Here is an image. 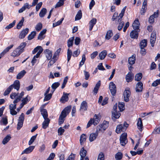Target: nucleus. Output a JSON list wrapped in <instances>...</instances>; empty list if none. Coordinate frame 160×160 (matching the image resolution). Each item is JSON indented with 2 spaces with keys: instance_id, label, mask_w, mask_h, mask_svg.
Returning a JSON list of instances; mask_svg holds the SVG:
<instances>
[{
  "instance_id": "obj_1",
  "label": "nucleus",
  "mask_w": 160,
  "mask_h": 160,
  "mask_svg": "<svg viewBox=\"0 0 160 160\" xmlns=\"http://www.w3.org/2000/svg\"><path fill=\"white\" fill-rule=\"evenodd\" d=\"M71 106H69L65 108L62 111L59 118L58 124H62L65 120V118L70 112Z\"/></svg>"
},
{
  "instance_id": "obj_2",
  "label": "nucleus",
  "mask_w": 160,
  "mask_h": 160,
  "mask_svg": "<svg viewBox=\"0 0 160 160\" xmlns=\"http://www.w3.org/2000/svg\"><path fill=\"white\" fill-rule=\"evenodd\" d=\"M26 42L21 43L19 46L12 53L11 56L15 57H18L24 51V48L26 46Z\"/></svg>"
},
{
  "instance_id": "obj_3",
  "label": "nucleus",
  "mask_w": 160,
  "mask_h": 160,
  "mask_svg": "<svg viewBox=\"0 0 160 160\" xmlns=\"http://www.w3.org/2000/svg\"><path fill=\"white\" fill-rule=\"evenodd\" d=\"M126 8V6L124 7L122 9L121 13L119 15L118 18V22H119L118 29L119 31L122 30L124 24V21H122V18L124 15Z\"/></svg>"
},
{
  "instance_id": "obj_4",
  "label": "nucleus",
  "mask_w": 160,
  "mask_h": 160,
  "mask_svg": "<svg viewBox=\"0 0 160 160\" xmlns=\"http://www.w3.org/2000/svg\"><path fill=\"white\" fill-rule=\"evenodd\" d=\"M129 126V124L126 122H124L123 124H120L118 125L116 127V132L119 134L121 132H124L126 131L127 128Z\"/></svg>"
},
{
  "instance_id": "obj_5",
  "label": "nucleus",
  "mask_w": 160,
  "mask_h": 160,
  "mask_svg": "<svg viewBox=\"0 0 160 160\" xmlns=\"http://www.w3.org/2000/svg\"><path fill=\"white\" fill-rule=\"evenodd\" d=\"M109 122L104 120L102 124H100L97 126V132H101L103 133L106 129L108 127Z\"/></svg>"
},
{
  "instance_id": "obj_6",
  "label": "nucleus",
  "mask_w": 160,
  "mask_h": 160,
  "mask_svg": "<svg viewBox=\"0 0 160 160\" xmlns=\"http://www.w3.org/2000/svg\"><path fill=\"white\" fill-rule=\"evenodd\" d=\"M117 104L116 103L113 107V109L114 111H112V118L114 121H115L116 119L118 118L121 115L120 113L117 111Z\"/></svg>"
},
{
  "instance_id": "obj_7",
  "label": "nucleus",
  "mask_w": 160,
  "mask_h": 160,
  "mask_svg": "<svg viewBox=\"0 0 160 160\" xmlns=\"http://www.w3.org/2000/svg\"><path fill=\"white\" fill-rule=\"evenodd\" d=\"M131 95V91L129 88H126L123 92L124 100L126 102H128L129 100V98Z\"/></svg>"
},
{
  "instance_id": "obj_8",
  "label": "nucleus",
  "mask_w": 160,
  "mask_h": 160,
  "mask_svg": "<svg viewBox=\"0 0 160 160\" xmlns=\"http://www.w3.org/2000/svg\"><path fill=\"white\" fill-rule=\"evenodd\" d=\"M109 88L110 92L112 96H115L117 92V87L113 82H110L109 85Z\"/></svg>"
},
{
  "instance_id": "obj_9",
  "label": "nucleus",
  "mask_w": 160,
  "mask_h": 160,
  "mask_svg": "<svg viewBox=\"0 0 160 160\" xmlns=\"http://www.w3.org/2000/svg\"><path fill=\"white\" fill-rule=\"evenodd\" d=\"M127 133L126 132H124L122 133L120 137V141L121 144L122 146H125L127 143V141H126L127 139Z\"/></svg>"
},
{
  "instance_id": "obj_10",
  "label": "nucleus",
  "mask_w": 160,
  "mask_h": 160,
  "mask_svg": "<svg viewBox=\"0 0 160 160\" xmlns=\"http://www.w3.org/2000/svg\"><path fill=\"white\" fill-rule=\"evenodd\" d=\"M140 30H134L132 31L130 33V36L132 38L137 39L138 37V32Z\"/></svg>"
},
{
  "instance_id": "obj_11",
  "label": "nucleus",
  "mask_w": 160,
  "mask_h": 160,
  "mask_svg": "<svg viewBox=\"0 0 160 160\" xmlns=\"http://www.w3.org/2000/svg\"><path fill=\"white\" fill-rule=\"evenodd\" d=\"M69 94V93L63 92V95L60 99V101L62 103H64L65 102H68L69 99L68 96Z\"/></svg>"
},
{
  "instance_id": "obj_12",
  "label": "nucleus",
  "mask_w": 160,
  "mask_h": 160,
  "mask_svg": "<svg viewBox=\"0 0 160 160\" xmlns=\"http://www.w3.org/2000/svg\"><path fill=\"white\" fill-rule=\"evenodd\" d=\"M156 39V35L155 32H153L151 34L150 38V42L151 46L153 47Z\"/></svg>"
},
{
  "instance_id": "obj_13",
  "label": "nucleus",
  "mask_w": 160,
  "mask_h": 160,
  "mask_svg": "<svg viewBox=\"0 0 160 160\" xmlns=\"http://www.w3.org/2000/svg\"><path fill=\"white\" fill-rule=\"evenodd\" d=\"M132 26L134 30H140V23L138 18L135 19L132 23Z\"/></svg>"
},
{
  "instance_id": "obj_14",
  "label": "nucleus",
  "mask_w": 160,
  "mask_h": 160,
  "mask_svg": "<svg viewBox=\"0 0 160 160\" xmlns=\"http://www.w3.org/2000/svg\"><path fill=\"white\" fill-rule=\"evenodd\" d=\"M28 31L29 29L27 28L22 30L19 35V38L20 39L24 38L28 33Z\"/></svg>"
},
{
  "instance_id": "obj_15",
  "label": "nucleus",
  "mask_w": 160,
  "mask_h": 160,
  "mask_svg": "<svg viewBox=\"0 0 160 160\" xmlns=\"http://www.w3.org/2000/svg\"><path fill=\"white\" fill-rule=\"evenodd\" d=\"M143 83L141 82H138L136 85V91L137 92H141L143 89Z\"/></svg>"
},
{
  "instance_id": "obj_16",
  "label": "nucleus",
  "mask_w": 160,
  "mask_h": 160,
  "mask_svg": "<svg viewBox=\"0 0 160 160\" xmlns=\"http://www.w3.org/2000/svg\"><path fill=\"white\" fill-rule=\"evenodd\" d=\"M88 108V103L85 101H83L81 104L80 109L82 111H85L87 110Z\"/></svg>"
},
{
  "instance_id": "obj_17",
  "label": "nucleus",
  "mask_w": 160,
  "mask_h": 160,
  "mask_svg": "<svg viewBox=\"0 0 160 160\" xmlns=\"http://www.w3.org/2000/svg\"><path fill=\"white\" fill-rule=\"evenodd\" d=\"M137 124L138 129L140 131L142 132L143 130V126L142 120L141 118H139L138 119Z\"/></svg>"
},
{
  "instance_id": "obj_18",
  "label": "nucleus",
  "mask_w": 160,
  "mask_h": 160,
  "mask_svg": "<svg viewBox=\"0 0 160 160\" xmlns=\"http://www.w3.org/2000/svg\"><path fill=\"white\" fill-rule=\"evenodd\" d=\"M12 88L13 89L14 88L15 89H16L17 91H18L20 88V83L19 81L18 80H15L13 84H12Z\"/></svg>"
},
{
  "instance_id": "obj_19",
  "label": "nucleus",
  "mask_w": 160,
  "mask_h": 160,
  "mask_svg": "<svg viewBox=\"0 0 160 160\" xmlns=\"http://www.w3.org/2000/svg\"><path fill=\"white\" fill-rule=\"evenodd\" d=\"M35 146H30L29 147L26 148L22 152L21 154L24 153L28 154L31 152L34 149Z\"/></svg>"
},
{
  "instance_id": "obj_20",
  "label": "nucleus",
  "mask_w": 160,
  "mask_h": 160,
  "mask_svg": "<svg viewBox=\"0 0 160 160\" xmlns=\"http://www.w3.org/2000/svg\"><path fill=\"white\" fill-rule=\"evenodd\" d=\"M44 121L42 123V128L44 129H46L49 126L50 120L48 118H44Z\"/></svg>"
},
{
  "instance_id": "obj_21",
  "label": "nucleus",
  "mask_w": 160,
  "mask_h": 160,
  "mask_svg": "<svg viewBox=\"0 0 160 160\" xmlns=\"http://www.w3.org/2000/svg\"><path fill=\"white\" fill-rule=\"evenodd\" d=\"M97 22V19L95 18H93L91 19L89 22V30L91 31L94 25L96 24Z\"/></svg>"
},
{
  "instance_id": "obj_22",
  "label": "nucleus",
  "mask_w": 160,
  "mask_h": 160,
  "mask_svg": "<svg viewBox=\"0 0 160 160\" xmlns=\"http://www.w3.org/2000/svg\"><path fill=\"white\" fill-rule=\"evenodd\" d=\"M98 132H97L95 133H91L89 136V140L90 142H91L94 140L98 135Z\"/></svg>"
},
{
  "instance_id": "obj_23",
  "label": "nucleus",
  "mask_w": 160,
  "mask_h": 160,
  "mask_svg": "<svg viewBox=\"0 0 160 160\" xmlns=\"http://www.w3.org/2000/svg\"><path fill=\"white\" fill-rule=\"evenodd\" d=\"M87 153V151L83 147L81 150L80 155L81 156L80 160H82L84 159V158L85 157Z\"/></svg>"
},
{
  "instance_id": "obj_24",
  "label": "nucleus",
  "mask_w": 160,
  "mask_h": 160,
  "mask_svg": "<svg viewBox=\"0 0 160 160\" xmlns=\"http://www.w3.org/2000/svg\"><path fill=\"white\" fill-rule=\"evenodd\" d=\"M44 52L46 54L47 59L50 60L52 57V52L49 49H46L44 51Z\"/></svg>"
},
{
  "instance_id": "obj_25",
  "label": "nucleus",
  "mask_w": 160,
  "mask_h": 160,
  "mask_svg": "<svg viewBox=\"0 0 160 160\" xmlns=\"http://www.w3.org/2000/svg\"><path fill=\"white\" fill-rule=\"evenodd\" d=\"M26 73V71L24 70L21 71L17 75L16 78L18 79H21L25 75Z\"/></svg>"
},
{
  "instance_id": "obj_26",
  "label": "nucleus",
  "mask_w": 160,
  "mask_h": 160,
  "mask_svg": "<svg viewBox=\"0 0 160 160\" xmlns=\"http://www.w3.org/2000/svg\"><path fill=\"white\" fill-rule=\"evenodd\" d=\"M133 78V76H132V73L130 72H129L126 76V81L128 82H131Z\"/></svg>"
},
{
  "instance_id": "obj_27",
  "label": "nucleus",
  "mask_w": 160,
  "mask_h": 160,
  "mask_svg": "<svg viewBox=\"0 0 160 160\" xmlns=\"http://www.w3.org/2000/svg\"><path fill=\"white\" fill-rule=\"evenodd\" d=\"M87 136L85 134H82L80 136V143L81 145H82L86 140Z\"/></svg>"
},
{
  "instance_id": "obj_28",
  "label": "nucleus",
  "mask_w": 160,
  "mask_h": 160,
  "mask_svg": "<svg viewBox=\"0 0 160 160\" xmlns=\"http://www.w3.org/2000/svg\"><path fill=\"white\" fill-rule=\"evenodd\" d=\"M74 39V37H72L70 38L67 41V46L69 48L70 47L72 46L73 43V41Z\"/></svg>"
},
{
  "instance_id": "obj_29",
  "label": "nucleus",
  "mask_w": 160,
  "mask_h": 160,
  "mask_svg": "<svg viewBox=\"0 0 160 160\" xmlns=\"http://www.w3.org/2000/svg\"><path fill=\"white\" fill-rule=\"evenodd\" d=\"M24 92L23 91H22L21 93H20V94L19 96L17 97L14 100L13 102V103L14 104L18 102L19 101H20L21 98H22V97L24 95Z\"/></svg>"
},
{
  "instance_id": "obj_30",
  "label": "nucleus",
  "mask_w": 160,
  "mask_h": 160,
  "mask_svg": "<svg viewBox=\"0 0 160 160\" xmlns=\"http://www.w3.org/2000/svg\"><path fill=\"white\" fill-rule=\"evenodd\" d=\"M135 61V55H133L131 57L129 58L128 60V63L130 65H132L134 64Z\"/></svg>"
},
{
  "instance_id": "obj_31",
  "label": "nucleus",
  "mask_w": 160,
  "mask_h": 160,
  "mask_svg": "<svg viewBox=\"0 0 160 160\" xmlns=\"http://www.w3.org/2000/svg\"><path fill=\"white\" fill-rule=\"evenodd\" d=\"M24 19L23 17H22L21 20L19 22L16 26V28L18 29H20L22 26L23 25Z\"/></svg>"
},
{
  "instance_id": "obj_32",
  "label": "nucleus",
  "mask_w": 160,
  "mask_h": 160,
  "mask_svg": "<svg viewBox=\"0 0 160 160\" xmlns=\"http://www.w3.org/2000/svg\"><path fill=\"white\" fill-rule=\"evenodd\" d=\"M40 111L44 119L48 118V112L46 109L40 110Z\"/></svg>"
},
{
  "instance_id": "obj_33",
  "label": "nucleus",
  "mask_w": 160,
  "mask_h": 160,
  "mask_svg": "<svg viewBox=\"0 0 160 160\" xmlns=\"http://www.w3.org/2000/svg\"><path fill=\"white\" fill-rule=\"evenodd\" d=\"M107 53V52L106 50H104L101 52L99 55L100 59H103L106 56Z\"/></svg>"
},
{
  "instance_id": "obj_34",
  "label": "nucleus",
  "mask_w": 160,
  "mask_h": 160,
  "mask_svg": "<svg viewBox=\"0 0 160 160\" xmlns=\"http://www.w3.org/2000/svg\"><path fill=\"white\" fill-rule=\"evenodd\" d=\"M82 16V13L81 10H79L78 12L75 17V20H80Z\"/></svg>"
},
{
  "instance_id": "obj_35",
  "label": "nucleus",
  "mask_w": 160,
  "mask_h": 160,
  "mask_svg": "<svg viewBox=\"0 0 160 160\" xmlns=\"http://www.w3.org/2000/svg\"><path fill=\"white\" fill-rule=\"evenodd\" d=\"M142 77V73L139 72L135 76V80L137 81L140 82Z\"/></svg>"
},
{
  "instance_id": "obj_36",
  "label": "nucleus",
  "mask_w": 160,
  "mask_h": 160,
  "mask_svg": "<svg viewBox=\"0 0 160 160\" xmlns=\"http://www.w3.org/2000/svg\"><path fill=\"white\" fill-rule=\"evenodd\" d=\"M11 138V137L10 135H7L3 138L2 141V143L3 144H5L8 142Z\"/></svg>"
},
{
  "instance_id": "obj_37",
  "label": "nucleus",
  "mask_w": 160,
  "mask_h": 160,
  "mask_svg": "<svg viewBox=\"0 0 160 160\" xmlns=\"http://www.w3.org/2000/svg\"><path fill=\"white\" fill-rule=\"evenodd\" d=\"M147 45V40L146 39H144L142 40L140 43V47L145 48Z\"/></svg>"
},
{
  "instance_id": "obj_38",
  "label": "nucleus",
  "mask_w": 160,
  "mask_h": 160,
  "mask_svg": "<svg viewBox=\"0 0 160 160\" xmlns=\"http://www.w3.org/2000/svg\"><path fill=\"white\" fill-rule=\"evenodd\" d=\"M113 35V32L112 30H109L107 32L105 36L106 39L109 40Z\"/></svg>"
},
{
  "instance_id": "obj_39",
  "label": "nucleus",
  "mask_w": 160,
  "mask_h": 160,
  "mask_svg": "<svg viewBox=\"0 0 160 160\" xmlns=\"http://www.w3.org/2000/svg\"><path fill=\"white\" fill-rule=\"evenodd\" d=\"M47 12V9L45 8H43L40 11L39 15L41 18L44 17Z\"/></svg>"
},
{
  "instance_id": "obj_40",
  "label": "nucleus",
  "mask_w": 160,
  "mask_h": 160,
  "mask_svg": "<svg viewBox=\"0 0 160 160\" xmlns=\"http://www.w3.org/2000/svg\"><path fill=\"white\" fill-rule=\"evenodd\" d=\"M93 121L94 122V125H96L99 122V117L97 114H95L93 118Z\"/></svg>"
},
{
  "instance_id": "obj_41",
  "label": "nucleus",
  "mask_w": 160,
  "mask_h": 160,
  "mask_svg": "<svg viewBox=\"0 0 160 160\" xmlns=\"http://www.w3.org/2000/svg\"><path fill=\"white\" fill-rule=\"evenodd\" d=\"M12 85H10L5 91L3 95L4 96H6L8 95L10 92L12 88Z\"/></svg>"
},
{
  "instance_id": "obj_42",
  "label": "nucleus",
  "mask_w": 160,
  "mask_h": 160,
  "mask_svg": "<svg viewBox=\"0 0 160 160\" xmlns=\"http://www.w3.org/2000/svg\"><path fill=\"white\" fill-rule=\"evenodd\" d=\"M122 153L120 152H119L116 154L115 158L117 160H120L122 158Z\"/></svg>"
},
{
  "instance_id": "obj_43",
  "label": "nucleus",
  "mask_w": 160,
  "mask_h": 160,
  "mask_svg": "<svg viewBox=\"0 0 160 160\" xmlns=\"http://www.w3.org/2000/svg\"><path fill=\"white\" fill-rule=\"evenodd\" d=\"M16 22V20H14L12 23L9 24V25L6 27L5 28V29L6 30H8L12 28L15 26Z\"/></svg>"
},
{
  "instance_id": "obj_44",
  "label": "nucleus",
  "mask_w": 160,
  "mask_h": 160,
  "mask_svg": "<svg viewBox=\"0 0 160 160\" xmlns=\"http://www.w3.org/2000/svg\"><path fill=\"white\" fill-rule=\"evenodd\" d=\"M72 55V51L69 48L67 50V61L68 62L70 60Z\"/></svg>"
},
{
  "instance_id": "obj_45",
  "label": "nucleus",
  "mask_w": 160,
  "mask_h": 160,
  "mask_svg": "<svg viewBox=\"0 0 160 160\" xmlns=\"http://www.w3.org/2000/svg\"><path fill=\"white\" fill-rule=\"evenodd\" d=\"M36 34V32L35 31H33L31 32V33L29 34L28 37V40H31L35 36Z\"/></svg>"
},
{
  "instance_id": "obj_46",
  "label": "nucleus",
  "mask_w": 160,
  "mask_h": 160,
  "mask_svg": "<svg viewBox=\"0 0 160 160\" xmlns=\"http://www.w3.org/2000/svg\"><path fill=\"white\" fill-rule=\"evenodd\" d=\"M38 134H37L34 136H33L31 137L30 139L28 142V144L29 145H31L33 142L36 139Z\"/></svg>"
},
{
  "instance_id": "obj_47",
  "label": "nucleus",
  "mask_w": 160,
  "mask_h": 160,
  "mask_svg": "<svg viewBox=\"0 0 160 160\" xmlns=\"http://www.w3.org/2000/svg\"><path fill=\"white\" fill-rule=\"evenodd\" d=\"M44 95L45 96V97L43 100L44 101H47L51 99L52 97V93H48Z\"/></svg>"
},
{
  "instance_id": "obj_48",
  "label": "nucleus",
  "mask_w": 160,
  "mask_h": 160,
  "mask_svg": "<svg viewBox=\"0 0 160 160\" xmlns=\"http://www.w3.org/2000/svg\"><path fill=\"white\" fill-rule=\"evenodd\" d=\"M42 27V24L41 22L38 23L35 27V29L37 32L40 31Z\"/></svg>"
},
{
  "instance_id": "obj_49",
  "label": "nucleus",
  "mask_w": 160,
  "mask_h": 160,
  "mask_svg": "<svg viewBox=\"0 0 160 160\" xmlns=\"http://www.w3.org/2000/svg\"><path fill=\"white\" fill-rule=\"evenodd\" d=\"M59 85L60 83L59 82H55L52 84L51 86V88L53 89L54 90V91L59 86Z\"/></svg>"
},
{
  "instance_id": "obj_50",
  "label": "nucleus",
  "mask_w": 160,
  "mask_h": 160,
  "mask_svg": "<svg viewBox=\"0 0 160 160\" xmlns=\"http://www.w3.org/2000/svg\"><path fill=\"white\" fill-rule=\"evenodd\" d=\"M119 15H118V13L117 12H115L114 13L112 18L111 19L113 21H116V20L118 18Z\"/></svg>"
},
{
  "instance_id": "obj_51",
  "label": "nucleus",
  "mask_w": 160,
  "mask_h": 160,
  "mask_svg": "<svg viewBox=\"0 0 160 160\" xmlns=\"http://www.w3.org/2000/svg\"><path fill=\"white\" fill-rule=\"evenodd\" d=\"M58 135L61 136L65 132V130L64 129L62 128V127H60L58 128Z\"/></svg>"
},
{
  "instance_id": "obj_52",
  "label": "nucleus",
  "mask_w": 160,
  "mask_h": 160,
  "mask_svg": "<svg viewBox=\"0 0 160 160\" xmlns=\"http://www.w3.org/2000/svg\"><path fill=\"white\" fill-rule=\"evenodd\" d=\"M118 107L121 112L124 109V103L119 102L118 104Z\"/></svg>"
},
{
  "instance_id": "obj_53",
  "label": "nucleus",
  "mask_w": 160,
  "mask_h": 160,
  "mask_svg": "<svg viewBox=\"0 0 160 160\" xmlns=\"http://www.w3.org/2000/svg\"><path fill=\"white\" fill-rule=\"evenodd\" d=\"M152 133L155 134H160V127L157 128H155Z\"/></svg>"
},
{
  "instance_id": "obj_54",
  "label": "nucleus",
  "mask_w": 160,
  "mask_h": 160,
  "mask_svg": "<svg viewBox=\"0 0 160 160\" xmlns=\"http://www.w3.org/2000/svg\"><path fill=\"white\" fill-rule=\"evenodd\" d=\"M41 48H42V47L40 46H38L35 48L32 51V53L33 54H35L37 52H38V51H39L41 49Z\"/></svg>"
},
{
  "instance_id": "obj_55",
  "label": "nucleus",
  "mask_w": 160,
  "mask_h": 160,
  "mask_svg": "<svg viewBox=\"0 0 160 160\" xmlns=\"http://www.w3.org/2000/svg\"><path fill=\"white\" fill-rule=\"evenodd\" d=\"M13 46V44H12L10 45L9 46L7 47L4 50L3 52H2V53H5L8 52L9 50L11 49Z\"/></svg>"
},
{
  "instance_id": "obj_56",
  "label": "nucleus",
  "mask_w": 160,
  "mask_h": 160,
  "mask_svg": "<svg viewBox=\"0 0 160 160\" xmlns=\"http://www.w3.org/2000/svg\"><path fill=\"white\" fill-rule=\"evenodd\" d=\"M24 115L23 113H22L19 117L18 121L24 122Z\"/></svg>"
},
{
  "instance_id": "obj_57",
  "label": "nucleus",
  "mask_w": 160,
  "mask_h": 160,
  "mask_svg": "<svg viewBox=\"0 0 160 160\" xmlns=\"http://www.w3.org/2000/svg\"><path fill=\"white\" fill-rule=\"evenodd\" d=\"M147 9V7H143L142 6V8L140 10V14L142 15H143L146 12V10Z\"/></svg>"
},
{
  "instance_id": "obj_58",
  "label": "nucleus",
  "mask_w": 160,
  "mask_h": 160,
  "mask_svg": "<svg viewBox=\"0 0 160 160\" xmlns=\"http://www.w3.org/2000/svg\"><path fill=\"white\" fill-rule=\"evenodd\" d=\"M154 17L153 16L151 15L149 18L148 22L149 23L151 24H153L154 22Z\"/></svg>"
},
{
  "instance_id": "obj_59",
  "label": "nucleus",
  "mask_w": 160,
  "mask_h": 160,
  "mask_svg": "<svg viewBox=\"0 0 160 160\" xmlns=\"http://www.w3.org/2000/svg\"><path fill=\"white\" fill-rule=\"evenodd\" d=\"M104 156L103 153L102 152H101L99 155L98 160H104Z\"/></svg>"
},
{
  "instance_id": "obj_60",
  "label": "nucleus",
  "mask_w": 160,
  "mask_h": 160,
  "mask_svg": "<svg viewBox=\"0 0 160 160\" xmlns=\"http://www.w3.org/2000/svg\"><path fill=\"white\" fill-rule=\"evenodd\" d=\"M64 2L59 0V1L56 3L55 8L60 7L64 4Z\"/></svg>"
},
{
  "instance_id": "obj_61",
  "label": "nucleus",
  "mask_w": 160,
  "mask_h": 160,
  "mask_svg": "<svg viewBox=\"0 0 160 160\" xmlns=\"http://www.w3.org/2000/svg\"><path fill=\"white\" fill-rule=\"evenodd\" d=\"M80 38L78 37H76L75 39V44L78 45L80 44Z\"/></svg>"
},
{
  "instance_id": "obj_62",
  "label": "nucleus",
  "mask_w": 160,
  "mask_h": 160,
  "mask_svg": "<svg viewBox=\"0 0 160 160\" xmlns=\"http://www.w3.org/2000/svg\"><path fill=\"white\" fill-rule=\"evenodd\" d=\"M84 75L85 76V79L86 80H88L90 77V74L88 72L86 71H84Z\"/></svg>"
},
{
  "instance_id": "obj_63",
  "label": "nucleus",
  "mask_w": 160,
  "mask_h": 160,
  "mask_svg": "<svg viewBox=\"0 0 160 160\" xmlns=\"http://www.w3.org/2000/svg\"><path fill=\"white\" fill-rule=\"evenodd\" d=\"M17 105L16 103L14 104H11L9 105V108L10 110H15L16 108Z\"/></svg>"
},
{
  "instance_id": "obj_64",
  "label": "nucleus",
  "mask_w": 160,
  "mask_h": 160,
  "mask_svg": "<svg viewBox=\"0 0 160 160\" xmlns=\"http://www.w3.org/2000/svg\"><path fill=\"white\" fill-rule=\"evenodd\" d=\"M55 156V154L54 153H52L50 154L49 156L47 159V160H53Z\"/></svg>"
}]
</instances>
